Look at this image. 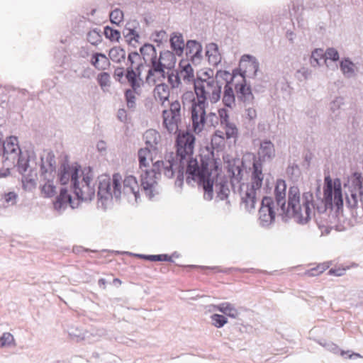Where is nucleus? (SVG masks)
<instances>
[{
	"label": "nucleus",
	"mask_w": 363,
	"mask_h": 363,
	"mask_svg": "<svg viewBox=\"0 0 363 363\" xmlns=\"http://www.w3.org/2000/svg\"><path fill=\"white\" fill-rule=\"evenodd\" d=\"M121 177L118 173L113 175L112 180L109 178L99 181L98 186V203H101L104 209L106 208L107 202L113 196L118 199L121 195Z\"/></svg>",
	"instance_id": "nucleus-10"
},
{
	"label": "nucleus",
	"mask_w": 363,
	"mask_h": 363,
	"mask_svg": "<svg viewBox=\"0 0 363 363\" xmlns=\"http://www.w3.org/2000/svg\"><path fill=\"white\" fill-rule=\"evenodd\" d=\"M222 102L225 106L233 108L235 105V96L232 86L224 85Z\"/></svg>",
	"instance_id": "nucleus-34"
},
{
	"label": "nucleus",
	"mask_w": 363,
	"mask_h": 363,
	"mask_svg": "<svg viewBox=\"0 0 363 363\" xmlns=\"http://www.w3.org/2000/svg\"><path fill=\"white\" fill-rule=\"evenodd\" d=\"M179 66L181 69L182 72H185V75L183 77L184 80L188 82H194L196 79L194 78V69L189 62V59H182L180 60Z\"/></svg>",
	"instance_id": "nucleus-36"
},
{
	"label": "nucleus",
	"mask_w": 363,
	"mask_h": 363,
	"mask_svg": "<svg viewBox=\"0 0 363 363\" xmlns=\"http://www.w3.org/2000/svg\"><path fill=\"white\" fill-rule=\"evenodd\" d=\"M208 160V157L206 160L202 157L199 165L197 160L192 157V155L188 156L186 182L188 184L191 181L197 182L204 191V199L211 201L213 199L214 180L211 178V172L209 171Z\"/></svg>",
	"instance_id": "nucleus-4"
},
{
	"label": "nucleus",
	"mask_w": 363,
	"mask_h": 363,
	"mask_svg": "<svg viewBox=\"0 0 363 363\" xmlns=\"http://www.w3.org/2000/svg\"><path fill=\"white\" fill-rule=\"evenodd\" d=\"M196 138L189 132L179 133L176 138L177 179L184 183V169L186 168L187 157L193 155Z\"/></svg>",
	"instance_id": "nucleus-6"
},
{
	"label": "nucleus",
	"mask_w": 363,
	"mask_h": 363,
	"mask_svg": "<svg viewBox=\"0 0 363 363\" xmlns=\"http://www.w3.org/2000/svg\"><path fill=\"white\" fill-rule=\"evenodd\" d=\"M109 18L111 23L118 26L123 20V12L119 9H115L110 12Z\"/></svg>",
	"instance_id": "nucleus-49"
},
{
	"label": "nucleus",
	"mask_w": 363,
	"mask_h": 363,
	"mask_svg": "<svg viewBox=\"0 0 363 363\" xmlns=\"http://www.w3.org/2000/svg\"><path fill=\"white\" fill-rule=\"evenodd\" d=\"M151 67L149 69L147 72V74L146 77V82L150 83V80L152 81L153 84L156 83V79H152V77L155 75L157 72H162V62L158 60L157 61L151 60L150 62Z\"/></svg>",
	"instance_id": "nucleus-41"
},
{
	"label": "nucleus",
	"mask_w": 363,
	"mask_h": 363,
	"mask_svg": "<svg viewBox=\"0 0 363 363\" xmlns=\"http://www.w3.org/2000/svg\"><path fill=\"white\" fill-rule=\"evenodd\" d=\"M97 82L101 88L110 86V75L108 72H101L97 76Z\"/></svg>",
	"instance_id": "nucleus-57"
},
{
	"label": "nucleus",
	"mask_w": 363,
	"mask_h": 363,
	"mask_svg": "<svg viewBox=\"0 0 363 363\" xmlns=\"http://www.w3.org/2000/svg\"><path fill=\"white\" fill-rule=\"evenodd\" d=\"M136 257L142 258L145 260L151 261V262H173L172 258L167 255V254H161V255H143V254H137Z\"/></svg>",
	"instance_id": "nucleus-38"
},
{
	"label": "nucleus",
	"mask_w": 363,
	"mask_h": 363,
	"mask_svg": "<svg viewBox=\"0 0 363 363\" xmlns=\"http://www.w3.org/2000/svg\"><path fill=\"white\" fill-rule=\"evenodd\" d=\"M154 91L157 96L169 95V86L164 83L156 85Z\"/></svg>",
	"instance_id": "nucleus-59"
},
{
	"label": "nucleus",
	"mask_w": 363,
	"mask_h": 363,
	"mask_svg": "<svg viewBox=\"0 0 363 363\" xmlns=\"http://www.w3.org/2000/svg\"><path fill=\"white\" fill-rule=\"evenodd\" d=\"M325 59L330 60L333 62H337L340 59L339 53L337 50L333 48H329L324 51Z\"/></svg>",
	"instance_id": "nucleus-55"
},
{
	"label": "nucleus",
	"mask_w": 363,
	"mask_h": 363,
	"mask_svg": "<svg viewBox=\"0 0 363 363\" xmlns=\"http://www.w3.org/2000/svg\"><path fill=\"white\" fill-rule=\"evenodd\" d=\"M0 162L5 165H14L17 164L20 172H25L28 166V157L22 155V150L18 144L16 136L11 135L3 139V134L0 131Z\"/></svg>",
	"instance_id": "nucleus-5"
},
{
	"label": "nucleus",
	"mask_w": 363,
	"mask_h": 363,
	"mask_svg": "<svg viewBox=\"0 0 363 363\" xmlns=\"http://www.w3.org/2000/svg\"><path fill=\"white\" fill-rule=\"evenodd\" d=\"M354 67L355 65L349 57H345L340 62V69L347 78H352L355 75Z\"/></svg>",
	"instance_id": "nucleus-33"
},
{
	"label": "nucleus",
	"mask_w": 363,
	"mask_h": 363,
	"mask_svg": "<svg viewBox=\"0 0 363 363\" xmlns=\"http://www.w3.org/2000/svg\"><path fill=\"white\" fill-rule=\"evenodd\" d=\"M274 193L278 215L281 217L284 222L294 218L297 223L305 225L311 219L310 208V202L313 198L311 192L303 194V203L301 205L299 189L297 186H291L289 189L286 200V182L279 179L277 180Z\"/></svg>",
	"instance_id": "nucleus-1"
},
{
	"label": "nucleus",
	"mask_w": 363,
	"mask_h": 363,
	"mask_svg": "<svg viewBox=\"0 0 363 363\" xmlns=\"http://www.w3.org/2000/svg\"><path fill=\"white\" fill-rule=\"evenodd\" d=\"M86 39L89 43L92 45H98L102 40L101 30L98 28H94L86 35Z\"/></svg>",
	"instance_id": "nucleus-45"
},
{
	"label": "nucleus",
	"mask_w": 363,
	"mask_h": 363,
	"mask_svg": "<svg viewBox=\"0 0 363 363\" xmlns=\"http://www.w3.org/2000/svg\"><path fill=\"white\" fill-rule=\"evenodd\" d=\"M145 135L146 138V147L140 148L138 152L139 166L142 170H143V167L146 168L148 166L147 157L150 154L151 150H156L157 149V145L158 143L157 138V133L155 130H147Z\"/></svg>",
	"instance_id": "nucleus-15"
},
{
	"label": "nucleus",
	"mask_w": 363,
	"mask_h": 363,
	"mask_svg": "<svg viewBox=\"0 0 363 363\" xmlns=\"http://www.w3.org/2000/svg\"><path fill=\"white\" fill-rule=\"evenodd\" d=\"M286 174L291 179H298L301 174L298 165L295 163L289 164L286 168Z\"/></svg>",
	"instance_id": "nucleus-50"
},
{
	"label": "nucleus",
	"mask_w": 363,
	"mask_h": 363,
	"mask_svg": "<svg viewBox=\"0 0 363 363\" xmlns=\"http://www.w3.org/2000/svg\"><path fill=\"white\" fill-rule=\"evenodd\" d=\"M323 60L326 63L325 59L324 50L322 48H315L312 52L310 57V64L312 67H316L320 65V61Z\"/></svg>",
	"instance_id": "nucleus-39"
},
{
	"label": "nucleus",
	"mask_w": 363,
	"mask_h": 363,
	"mask_svg": "<svg viewBox=\"0 0 363 363\" xmlns=\"http://www.w3.org/2000/svg\"><path fill=\"white\" fill-rule=\"evenodd\" d=\"M288 10L290 17L294 16L298 19V13L303 10V4L298 0L291 1L288 5Z\"/></svg>",
	"instance_id": "nucleus-44"
},
{
	"label": "nucleus",
	"mask_w": 363,
	"mask_h": 363,
	"mask_svg": "<svg viewBox=\"0 0 363 363\" xmlns=\"http://www.w3.org/2000/svg\"><path fill=\"white\" fill-rule=\"evenodd\" d=\"M166 35L167 33L164 30L159 31L156 30L152 34L151 38L154 42L157 43V46H159L162 43V40Z\"/></svg>",
	"instance_id": "nucleus-61"
},
{
	"label": "nucleus",
	"mask_w": 363,
	"mask_h": 363,
	"mask_svg": "<svg viewBox=\"0 0 363 363\" xmlns=\"http://www.w3.org/2000/svg\"><path fill=\"white\" fill-rule=\"evenodd\" d=\"M201 74V75H200L199 72L197 73V77L194 80V85L196 82H201L204 86L205 90L211 93V90L208 89V82L211 79H215V78H213V70L208 69L207 70L202 72Z\"/></svg>",
	"instance_id": "nucleus-37"
},
{
	"label": "nucleus",
	"mask_w": 363,
	"mask_h": 363,
	"mask_svg": "<svg viewBox=\"0 0 363 363\" xmlns=\"http://www.w3.org/2000/svg\"><path fill=\"white\" fill-rule=\"evenodd\" d=\"M223 81L225 82V85L231 86L233 79L228 71L218 70L215 79H211L208 82V89L211 90V93L208 91V96L212 104L217 103L220 99L223 85Z\"/></svg>",
	"instance_id": "nucleus-11"
},
{
	"label": "nucleus",
	"mask_w": 363,
	"mask_h": 363,
	"mask_svg": "<svg viewBox=\"0 0 363 363\" xmlns=\"http://www.w3.org/2000/svg\"><path fill=\"white\" fill-rule=\"evenodd\" d=\"M269 21V17L266 13H259L256 17L255 23L259 27L262 24H267Z\"/></svg>",
	"instance_id": "nucleus-64"
},
{
	"label": "nucleus",
	"mask_w": 363,
	"mask_h": 363,
	"mask_svg": "<svg viewBox=\"0 0 363 363\" xmlns=\"http://www.w3.org/2000/svg\"><path fill=\"white\" fill-rule=\"evenodd\" d=\"M353 183L354 184L356 188H358L359 190V194H360V196L363 195L362 191V182L363 178L362 176V174L360 172H354L353 174Z\"/></svg>",
	"instance_id": "nucleus-58"
},
{
	"label": "nucleus",
	"mask_w": 363,
	"mask_h": 363,
	"mask_svg": "<svg viewBox=\"0 0 363 363\" xmlns=\"http://www.w3.org/2000/svg\"><path fill=\"white\" fill-rule=\"evenodd\" d=\"M81 169V165L78 162L69 164L65 160L61 163L57 174V180L61 185H66L71 182L73 193L77 199H82L84 194L82 189H80L79 181V172Z\"/></svg>",
	"instance_id": "nucleus-9"
},
{
	"label": "nucleus",
	"mask_w": 363,
	"mask_h": 363,
	"mask_svg": "<svg viewBox=\"0 0 363 363\" xmlns=\"http://www.w3.org/2000/svg\"><path fill=\"white\" fill-rule=\"evenodd\" d=\"M169 43L172 50L177 56H182L185 48L183 35L180 33H172L169 39Z\"/></svg>",
	"instance_id": "nucleus-22"
},
{
	"label": "nucleus",
	"mask_w": 363,
	"mask_h": 363,
	"mask_svg": "<svg viewBox=\"0 0 363 363\" xmlns=\"http://www.w3.org/2000/svg\"><path fill=\"white\" fill-rule=\"evenodd\" d=\"M328 267L329 265L328 263H323L318 265L316 267L312 268L310 270H308L307 272V274L310 277H315L325 272Z\"/></svg>",
	"instance_id": "nucleus-53"
},
{
	"label": "nucleus",
	"mask_w": 363,
	"mask_h": 363,
	"mask_svg": "<svg viewBox=\"0 0 363 363\" xmlns=\"http://www.w3.org/2000/svg\"><path fill=\"white\" fill-rule=\"evenodd\" d=\"M243 162L234 160L230 163L228 172L230 177V184L234 192L238 191L241 196L242 203L245 204L246 208L252 210L255 208L256 191L262 185L264 176L262 174V164L259 160H254L252 163V172L251 175V184L240 183L242 179Z\"/></svg>",
	"instance_id": "nucleus-2"
},
{
	"label": "nucleus",
	"mask_w": 363,
	"mask_h": 363,
	"mask_svg": "<svg viewBox=\"0 0 363 363\" xmlns=\"http://www.w3.org/2000/svg\"><path fill=\"white\" fill-rule=\"evenodd\" d=\"M276 216L274 201L272 197L265 196L261 201L259 210V223L262 227H269L274 223Z\"/></svg>",
	"instance_id": "nucleus-14"
},
{
	"label": "nucleus",
	"mask_w": 363,
	"mask_h": 363,
	"mask_svg": "<svg viewBox=\"0 0 363 363\" xmlns=\"http://www.w3.org/2000/svg\"><path fill=\"white\" fill-rule=\"evenodd\" d=\"M134 91L132 89H126L124 93L125 99L126 101L127 106L128 108L134 109L135 108V96Z\"/></svg>",
	"instance_id": "nucleus-51"
},
{
	"label": "nucleus",
	"mask_w": 363,
	"mask_h": 363,
	"mask_svg": "<svg viewBox=\"0 0 363 363\" xmlns=\"http://www.w3.org/2000/svg\"><path fill=\"white\" fill-rule=\"evenodd\" d=\"M162 124L169 133H175L179 130V123L182 121L181 105L179 101H172L169 110L162 111Z\"/></svg>",
	"instance_id": "nucleus-12"
},
{
	"label": "nucleus",
	"mask_w": 363,
	"mask_h": 363,
	"mask_svg": "<svg viewBox=\"0 0 363 363\" xmlns=\"http://www.w3.org/2000/svg\"><path fill=\"white\" fill-rule=\"evenodd\" d=\"M13 341V336L9 333H4L0 337V345L1 347L10 346Z\"/></svg>",
	"instance_id": "nucleus-60"
},
{
	"label": "nucleus",
	"mask_w": 363,
	"mask_h": 363,
	"mask_svg": "<svg viewBox=\"0 0 363 363\" xmlns=\"http://www.w3.org/2000/svg\"><path fill=\"white\" fill-rule=\"evenodd\" d=\"M91 63L98 70H105L110 66L108 58L105 54L101 52L92 54Z\"/></svg>",
	"instance_id": "nucleus-26"
},
{
	"label": "nucleus",
	"mask_w": 363,
	"mask_h": 363,
	"mask_svg": "<svg viewBox=\"0 0 363 363\" xmlns=\"http://www.w3.org/2000/svg\"><path fill=\"white\" fill-rule=\"evenodd\" d=\"M358 194L359 190L356 187L349 189V191L345 193L346 203L350 208H354L357 207L359 197H360V201H362V197L360 196V194L358 196Z\"/></svg>",
	"instance_id": "nucleus-35"
},
{
	"label": "nucleus",
	"mask_w": 363,
	"mask_h": 363,
	"mask_svg": "<svg viewBox=\"0 0 363 363\" xmlns=\"http://www.w3.org/2000/svg\"><path fill=\"white\" fill-rule=\"evenodd\" d=\"M257 155L258 158L255 157L254 160H259L262 164L263 162L271 161L275 156L274 144L269 140L261 142Z\"/></svg>",
	"instance_id": "nucleus-21"
},
{
	"label": "nucleus",
	"mask_w": 363,
	"mask_h": 363,
	"mask_svg": "<svg viewBox=\"0 0 363 363\" xmlns=\"http://www.w3.org/2000/svg\"><path fill=\"white\" fill-rule=\"evenodd\" d=\"M68 203L70 204L72 208H74L72 205V196L68 193L67 187H62L60 191V194L57 196L56 201L54 202V207L56 210H60L65 208Z\"/></svg>",
	"instance_id": "nucleus-23"
},
{
	"label": "nucleus",
	"mask_w": 363,
	"mask_h": 363,
	"mask_svg": "<svg viewBox=\"0 0 363 363\" xmlns=\"http://www.w3.org/2000/svg\"><path fill=\"white\" fill-rule=\"evenodd\" d=\"M320 344L322 346H323L327 350L332 352L334 354L340 353L341 354V356H344L345 354L350 352V351L345 352L344 350H341L340 349V347L336 344H335L332 342H326V341H325L324 342H320Z\"/></svg>",
	"instance_id": "nucleus-48"
},
{
	"label": "nucleus",
	"mask_w": 363,
	"mask_h": 363,
	"mask_svg": "<svg viewBox=\"0 0 363 363\" xmlns=\"http://www.w3.org/2000/svg\"><path fill=\"white\" fill-rule=\"evenodd\" d=\"M216 191L218 194V197L220 200H225L228 197L230 190L228 186V179L223 177L217 179L216 184L214 183Z\"/></svg>",
	"instance_id": "nucleus-31"
},
{
	"label": "nucleus",
	"mask_w": 363,
	"mask_h": 363,
	"mask_svg": "<svg viewBox=\"0 0 363 363\" xmlns=\"http://www.w3.org/2000/svg\"><path fill=\"white\" fill-rule=\"evenodd\" d=\"M4 202L7 203V206H13L16 203L18 194L14 191L5 193L3 196Z\"/></svg>",
	"instance_id": "nucleus-56"
},
{
	"label": "nucleus",
	"mask_w": 363,
	"mask_h": 363,
	"mask_svg": "<svg viewBox=\"0 0 363 363\" xmlns=\"http://www.w3.org/2000/svg\"><path fill=\"white\" fill-rule=\"evenodd\" d=\"M225 130V135L226 139L237 138L238 130L236 125L233 123H226L222 125Z\"/></svg>",
	"instance_id": "nucleus-46"
},
{
	"label": "nucleus",
	"mask_w": 363,
	"mask_h": 363,
	"mask_svg": "<svg viewBox=\"0 0 363 363\" xmlns=\"http://www.w3.org/2000/svg\"><path fill=\"white\" fill-rule=\"evenodd\" d=\"M311 75V71L306 67H301L295 74L296 78L300 82L308 79Z\"/></svg>",
	"instance_id": "nucleus-54"
},
{
	"label": "nucleus",
	"mask_w": 363,
	"mask_h": 363,
	"mask_svg": "<svg viewBox=\"0 0 363 363\" xmlns=\"http://www.w3.org/2000/svg\"><path fill=\"white\" fill-rule=\"evenodd\" d=\"M110 59L116 63H121L125 58V51L121 47H113L109 50Z\"/></svg>",
	"instance_id": "nucleus-40"
},
{
	"label": "nucleus",
	"mask_w": 363,
	"mask_h": 363,
	"mask_svg": "<svg viewBox=\"0 0 363 363\" xmlns=\"http://www.w3.org/2000/svg\"><path fill=\"white\" fill-rule=\"evenodd\" d=\"M124 76L125 77V70L124 67H118L115 69L114 73H113V77L116 81L123 84V78Z\"/></svg>",
	"instance_id": "nucleus-63"
},
{
	"label": "nucleus",
	"mask_w": 363,
	"mask_h": 363,
	"mask_svg": "<svg viewBox=\"0 0 363 363\" xmlns=\"http://www.w3.org/2000/svg\"><path fill=\"white\" fill-rule=\"evenodd\" d=\"M238 99L245 105L252 103L254 95L252 91L251 85L247 80H242V82L238 83L235 86Z\"/></svg>",
	"instance_id": "nucleus-20"
},
{
	"label": "nucleus",
	"mask_w": 363,
	"mask_h": 363,
	"mask_svg": "<svg viewBox=\"0 0 363 363\" xmlns=\"http://www.w3.org/2000/svg\"><path fill=\"white\" fill-rule=\"evenodd\" d=\"M140 52L145 63L147 62V57H150V61L153 60L155 61L158 60L156 48L152 44L148 43H145L143 46L140 48Z\"/></svg>",
	"instance_id": "nucleus-32"
},
{
	"label": "nucleus",
	"mask_w": 363,
	"mask_h": 363,
	"mask_svg": "<svg viewBox=\"0 0 363 363\" xmlns=\"http://www.w3.org/2000/svg\"><path fill=\"white\" fill-rule=\"evenodd\" d=\"M311 205L315 209L314 217L316 221L318 220L317 214L321 215L325 213L328 208L333 209V179L329 174L326 175L324 179L323 199L321 200L320 203L315 206L312 200L310 202Z\"/></svg>",
	"instance_id": "nucleus-13"
},
{
	"label": "nucleus",
	"mask_w": 363,
	"mask_h": 363,
	"mask_svg": "<svg viewBox=\"0 0 363 363\" xmlns=\"http://www.w3.org/2000/svg\"><path fill=\"white\" fill-rule=\"evenodd\" d=\"M195 94L197 99L194 98L192 100L191 108V118L192 121V128L195 133L201 132L204 128L206 121V108L208 106V94L203 84L201 82H196L195 84Z\"/></svg>",
	"instance_id": "nucleus-7"
},
{
	"label": "nucleus",
	"mask_w": 363,
	"mask_h": 363,
	"mask_svg": "<svg viewBox=\"0 0 363 363\" xmlns=\"http://www.w3.org/2000/svg\"><path fill=\"white\" fill-rule=\"evenodd\" d=\"M212 324L217 328L223 327L228 323V318L221 314L214 313L211 315Z\"/></svg>",
	"instance_id": "nucleus-47"
},
{
	"label": "nucleus",
	"mask_w": 363,
	"mask_h": 363,
	"mask_svg": "<svg viewBox=\"0 0 363 363\" xmlns=\"http://www.w3.org/2000/svg\"><path fill=\"white\" fill-rule=\"evenodd\" d=\"M206 55L208 57L209 64L213 66H217L221 61L218 46L215 43H211L206 45Z\"/></svg>",
	"instance_id": "nucleus-24"
},
{
	"label": "nucleus",
	"mask_w": 363,
	"mask_h": 363,
	"mask_svg": "<svg viewBox=\"0 0 363 363\" xmlns=\"http://www.w3.org/2000/svg\"><path fill=\"white\" fill-rule=\"evenodd\" d=\"M134 67H128L125 69V79L131 86L132 90L138 94V89L140 88L143 81H140L139 77L135 73Z\"/></svg>",
	"instance_id": "nucleus-29"
},
{
	"label": "nucleus",
	"mask_w": 363,
	"mask_h": 363,
	"mask_svg": "<svg viewBox=\"0 0 363 363\" xmlns=\"http://www.w3.org/2000/svg\"><path fill=\"white\" fill-rule=\"evenodd\" d=\"M167 164L166 161L157 160L153 163L152 169H145L143 170V173L140 175L141 184H138L137 179L133 175H128L123 180V191L124 194H133L135 196V201L140 199V189L144 192L145 196L150 199L158 195L160 191L156 182V174H160L163 168Z\"/></svg>",
	"instance_id": "nucleus-3"
},
{
	"label": "nucleus",
	"mask_w": 363,
	"mask_h": 363,
	"mask_svg": "<svg viewBox=\"0 0 363 363\" xmlns=\"http://www.w3.org/2000/svg\"><path fill=\"white\" fill-rule=\"evenodd\" d=\"M104 35L111 41L118 42L121 38V32L109 26H106L104 28Z\"/></svg>",
	"instance_id": "nucleus-43"
},
{
	"label": "nucleus",
	"mask_w": 363,
	"mask_h": 363,
	"mask_svg": "<svg viewBox=\"0 0 363 363\" xmlns=\"http://www.w3.org/2000/svg\"><path fill=\"white\" fill-rule=\"evenodd\" d=\"M240 65L245 72V77L254 79L259 69V62L257 59L251 55L245 54L240 60Z\"/></svg>",
	"instance_id": "nucleus-17"
},
{
	"label": "nucleus",
	"mask_w": 363,
	"mask_h": 363,
	"mask_svg": "<svg viewBox=\"0 0 363 363\" xmlns=\"http://www.w3.org/2000/svg\"><path fill=\"white\" fill-rule=\"evenodd\" d=\"M69 336L76 342L84 340L86 338V334L82 329L77 327L70 326L67 329Z\"/></svg>",
	"instance_id": "nucleus-42"
},
{
	"label": "nucleus",
	"mask_w": 363,
	"mask_h": 363,
	"mask_svg": "<svg viewBox=\"0 0 363 363\" xmlns=\"http://www.w3.org/2000/svg\"><path fill=\"white\" fill-rule=\"evenodd\" d=\"M167 164L163 168L164 174L167 178L173 177L174 174V169H177V157L176 153L173 152H169L165 155Z\"/></svg>",
	"instance_id": "nucleus-27"
},
{
	"label": "nucleus",
	"mask_w": 363,
	"mask_h": 363,
	"mask_svg": "<svg viewBox=\"0 0 363 363\" xmlns=\"http://www.w3.org/2000/svg\"><path fill=\"white\" fill-rule=\"evenodd\" d=\"M177 55L173 51L163 50L160 52V57L157 60H161L162 65L167 67V69H173L176 64Z\"/></svg>",
	"instance_id": "nucleus-28"
},
{
	"label": "nucleus",
	"mask_w": 363,
	"mask_h": 363,
	"mask_svg": "<svg viewBox=\"0 0 363 363\" xmlns=\"http://www.w3.org/2000/svg\"><path fill=\"white\" fill-rule=\"evenodd\" d=\"M82 173L83 175V184L80 189H82L84 194L82 199H78L81 201H91L95 194L94 189L91 186V181L92 179V169L90 167H89L82 170Z\"/></svg>",
	"instance_id": "nucleus-18"
},
{
	"label": "nucleus",
	"mask_w": 363,
	"mask_h": 363,
	"mask_svg": "<svg viewBox=\"0 0 363 363\" xmlns=\"http://www.w3.org/2000/svg\"><path fill=\"white\" fill-rule=\"evenodd\" d=\"M218 116L221 125L230 123L229 121L228 111L225 108H221L218 110Z\"/></svg>",
	"instance_id": "nucleus-62"
},
{
	"label": "nucleus",
	"mask_w": 363,
	"mask_h": 363,
	"mask_svg": "<svg viewBox=\"0 0 363 363\" xmlns=\"http://www.w3.org/2000/svg\"><path fill=\"white\" fill-rule=\"evenodd\" d=\"M213 307L215 310L232 318H236L239 315L238 311L229 302H223L218 305H214Z\"/></svg>",
	"instance_id": "nucleus-30"
},
{
	"label": "nucleus",
	"mask_w": 363,
	"mask_h": 363,
	"mask_svg": "<svg viewBox=\"0 0 363 363\" xmlns=\"http://www.w3.org/2000/svg\"><path fill=\"white\" fill-rule=\"evenodd\" d=\"M186 55L191 62L196 65L199 64L202 60V45L196 40H187L186 45Z\"/></svg>",
	"instance_id": "nucleus-19"
},
{
	"label": "nucleus",
	"mask_w": 363,
	"mask_h": 363,
	"mask_svg": "<svg viewBox=\"0 0 363 363\" xmlns=\"http://www.w3.org/2000/svg\"><path fill=\"white\" fill-rule=\"evenodd\" d=\"M167 79L172 88L178 87L181 84L180 76L177 70H174L171 74H168Z\"/></svg>",
	"instance_id": "nucleus-52"
},
{
	"label": "nucleus",
	"mask_w": 363,
	"mask_h": 363,
	"mask_svg": "<svg viewBox=\"0 0 363 363\" xmlns=\"http://www.w3.org/2000/svg\"><path fill=\"white\" fill-rule=\"evenodd\" d=\"M56 160L52 151L45 152L40 156V174L45 181L41 186V191L45 197H52L56 194V186L54 179L56 176Z\"/></svg>",
	"instance_id": "nucleus-8"
},
{
	"label": "nucleus",
	"mask_w": 363,
	"mask_h": 363,
	"mask_svg": "<svg viewBox=\"0 0 363 363\" xmlns=\"http://www.w3.org/2000/svg\"><path fill=\"white\" fill-rule=\"evenodd\" d=\"M22 155H26L28 157V166L25 172H20L18 170V172L22 176L23 188L26 190H32L36 186L37 170L35 168H30L29 162L31 158L30 152L22 151Z\"/></svg>",
	"instance_id": "nucleus-16"
},
{
	"label": "nucleus",
	"mask_w": 363,
	"mask_h": 363,
	"mask_svg": "<svg viewBox=\"0 0 363 363\" xmlns=\"http://www.w3.org/2000/svg\"><path fill=\"white\" fill-rule=\"evenodd\" d=\"M333 206H335L337 209L343 206L341 182L338 178L333 180Z\"/></svg>",
	"instance_id": "nucleus-25"
}]
</instances>
